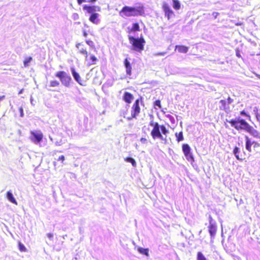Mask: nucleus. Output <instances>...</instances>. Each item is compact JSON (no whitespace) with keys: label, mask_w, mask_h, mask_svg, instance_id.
I'll use <instances>...</instances> for the list:
<instances>
[{"label":"nucleus","mask_w":260,"mask_h":260,"mask_svg":"<svg viewBox=\"0 0 260 260\" xmlns=\"http://www.w3.org/2000/svg\"><path fill=\"white\" fill-rule=\"evenodd\" d=\"M226 121L230 123L231 126L234 127L236 130H244L254 138L260 139V133L249 125L244 119L238 117L236 119L226 120Z\"/></svg>","instance_id":"f257e3e1"},{"label":"nucleus","mask_w":260,"mask_h":260,"mask_svg":"<svg viewBox=\"0 0 260 260\" xmlns=\"http://www.w3.org/2000/svg\"><path fill=\"white\" fill-rule=\"evenodd\" d=\"M149 125L152 128L150 132V135L153 139H159L165 142H167V137L169 133V129L164 124H159L157 122L151 121Z\"/></svg>","instance_id":"f03ea898"},{"label":"nucleus","mask_w":260,"mask_h":260,"mask_svg":"<svg viewBox=\"0 0 260 260\" xmlns=\"http://www.w3.org/2000/svg\"><path fill=\"white\" fill-rule=\"evenodd\" d=\"M144 13V8L143 6L136 7L125 6L119 12V14L122 17L142 16Z\"/></svg>","instance_id":"7ed1b4c3"},{"label":"nucleus","mask_w":260,"mask_h":260,"mask_svg":"<svg viewBox=\"0 0 260 260\" xmlns=\"http://www.w3.org/2000/svg\"><path fill=\"white\" fill-rule=\"evenodd\" d=\"M129 43L132 45V49L134 51L141 52L144 49V45L146 43L143 37L135 38L132 36L128 37Z\"/></svg>","instance_id":"20e7f679"},{"label":"nucleus","mask_w":260,"mask_h":260,"mask_svg":"<svg viewBox=\"0 0 260 260\" xmlns=\"http://www.w3.org/2000/svg\"><path fill=\"white\" fill-rule=\"evenodd\" d=\"M142 101V98L137 99L133 104L131 109V116L127 118L128 120L136 119L141 112L140 102Z\"/></svg>","instance_id":"39448f33"},{"label":"nucleus","mask_w":260,"mask_h":260,"mask_svg":"<svg viewBox=\"0 0 260 260\" xmlns=\"http://www.w3.org/2000/svg\"><path fill=\"white\" fill-rule=\"evenodd\" d=\"M245 140L246 149L249 152H252L253 150L257 151L260 147L259 143L254 141H251L250 138L247 136H245Z\"/></svg>","instance_id":"423d86ee"},{"label":"nucleus","mask_w":260,"mask_h":260,"mask_svg":"<svg viewBox=\"0 0 260 260\" xmlns=\"http://www.w3.org/2000/svg\"><path fill=\"white\" fill-rule=\"evenodd\" d=\"M55 76L60 79L61 83L64 86L68 87L70 85L72 79L65 72L62 71L57 72Z\"/></svg>","instance_id":"0eeeda50"},{"label":"nucleus","mask_w":260,"mask_h":260,"mask_svg":"<svg viewBox=\"0 0 260 260\" xmlns=\"http://www.w3.org/2000/svg\"><path fill=\"white\" fill-rule=\"evenodd\" d=\"M76 47L77 49V52L83 55L85 57V60L88 59V51L85 45L82 43H78L76 44Z\"/></svg>","instance_id":"6e6552de"},{"label":"nucleus","mask_w":260,"mask_h":260,"mask_svg":"<svg viewBox=\"0 0 260 260\" xmlns=\"http://www.w3.org/2000/svg\"><path fill=\"white\" fill-rule=\"evenodd\" d=\"M30 134L31 137L30 139L35 143H38L42 141L43 135L42 132L31 131Z\"/></svg>","instance_id":"1a4fd4ad"},{"label":"nucleus","mask_w":260,"mask_h":260,"mask_svg":"<svg viewBox=\"0 0 260 260\" xmlns=\"http://www.w3.org/2000/svg\"><path fill=\"white\" fill-rule=\"evenodd\" d=\"M233 102V100L229 97L227 99V101L225 100H221L220 101V103L221 104V106L220 107V109L222 110L226 111L229 110L230 109V104H231Z\"/></svg>","instance_id":"9d476101"},{"label":"nucleus","mask_w":260,"mask_h":260,"mask_svg":"<svg viewBox=\"0 0 260 260\" xmlns=\"http://www.w3.org/2000/svg\"><path fill=\"white\" fill-rule=\"evenodd\" d=\"M209 225L208 226V230L210 236L214 237L216 234L217 229L214 223L213 222V219L211 216H209Z\"/></svg>","instance_id":"9b49d317"},{"label":"nucleus","mask_w":260,"mask_h":260,"mask_svg":"<svg viewBox=\"0 0 260 260\" xmlns=\"http://www.w3.org/2000/svg\"><path fill=\"white\" fill-rule=\"evenodd\" d=\"M162 9L165 12V16L168 18V19H170L174 15L173 11L171 9L167 3H164L163 4Z\"/></svg>","instance_id":"f8f14e48"},{"label":"nucleus","mask_w":260,"mask_h":260,"mask_svg":"<svg viewBox=\"0 0 260 260\" xmlns=\"http://www.w3.org/2000/svg\"><path fill=\"white\" fill-rule=\"evenodd\" d=\"M83 9L91 14L94 13L96 11H100L101 10V8L99 6L89 5L83 6Z\"/></svg>","instance_id":"ddd939ff"},{"label":"nucleus","mask_w":260,"mask_h":260,"mask_svg":"<svg viewBox=\"0 0 260 260\" xmlns=\"http://www.w3.org/2000/svg\"><path fill=\"white\" fill-rule=\"evenodd\" d=\"M134 99L133 95L130 92H125L123 96V100L127 104H131Z\"/></svg>","instance_id":"4468645a"},{"label":"nucleus","mask_w":260,"mask_h":260,"mask_svg":"<svg viewBox=\"0 0 260 260\" xmlns=\"http://www.w3.org/2000/svg\"><path fill=\"white\" fill-rule=\"evenodd\" d=\"M140 31V27L139 24L138 22L134 23L132 24V28H127V32L128 34H131L132 32H135Z\"/></svg>","instance_id":"2eb2a0df"},{"label":"nucleus","mask_w":260,"mask_h":260,"mask_svg":"<svg viewBox=\"0 0 260 260\" xmlns=\"http://www.w3.org/2000/svg\"><path fill=\"white\" fill-rule=\"evenodd\" d=\"M124 64L126 68V73L128 75H131L132 74V67L127 58H125L124 61Z\"/></svg>","instance_id":"dca6fc26"},{"label":"nucleus","mask_w":260,"mask_h":260,"mask_svg":"<svg viewBox=\"0 0 260 260\" xmlns=\"http://www.w3.org/2000/svg\"><path fill=\"white\" fill-rule=\"evenodd\" d=\"M86 61H89L90 64H95L98 61V58L93 54H88V59L85 60Z\"/></svg>","instance_id":"f3484780"},{"label":"nucleus","mask_w":260,"mask_h":260,"mask_svg":"<svg viewBox=\"0 0 260 260\" xmlns=\"http://www.w3.org/2000/svg\"><path fill=\"white\" fill-rule=\"evenodd\" d=\"M175 49L180 53H186L188 52V47L183 45H176Z\"/></svg>","instance_id":"a211bd4d"},{"label":"nucleus","mask_w":260,"mask_h":260,"mask_svg":"<svg viewBox=\"0 0 260 260\" xmlns=\"http://www.w3.org/2000/svg\"><path fill=\"white\" fill-rule=\"evenodd\" d=\"M98 17L99 14L98 13H94L90 15L89 20L90 22L94 24H98L99 22Z\"/></svg>","instance_id":"6ab92c4d"},{"label":"nucleus","mask_w":260,"mask_h":260,"mask_svg":"<svg viewBox=\"0 0 260 260\" xmlns=\"http://www.w3.org/2000/svg\"><path fill=\"white\" fill-rule=\"evenodd\" d=\"M7 198L10 202L16 205H17V202L16 200L13 197V194L10 191H8L7 192Z\"/></svg>","instance_id":"aec40b11"},{"label":"nucleus","mask_w":260,"mask_h":260,"mask_svg":"<svg viewBox=\"0 0 260 260\" xmlns=\"http://www.w3.org/2000/svg\"><path fill=\"white\" fill-rule=\"evenodd\" d=\"M72 73L73 76L74 77L75 80L78 83H79V84H81V80L80 76L79 74L78 73H77L75 71V69L73 68L72 69Z\"/></svg>","instance_id":"412c9836"},{"label":"nucleus","mask_w":260,"mask_h":260,"mask_svg":"<svg viewBox=\"0 0 260 260\" xmlns=\"http://www.w3.org/2000/svg\"><path fill=\"white\" fill-rule=\"evenodd\" d=\"M239 152H240L239 148L238 147L235 146L233 149V153L234 154L236 158L238 160H242L244 158H243L242 157H240V156L239 154Z\"/></svg>","instance_id":"4be33fe9"},{"label":"nucleus","mask_w":260,"mask_h":260,"mask_svg":"<svg viewBox=\"0 0 260 260\" xmlns=\"http://www.w3.org/2000/svg\"><path fill=\"white\" fill-rule=\"evenodd\" d=\"M138 251L143 254L147 256H149V249L148 248H143L142 247H138L137 249Z\"/></svg>","instance_id":"5701e85b"},{"label":"nucleus","mask_w":260,"mask_h":260,"mask_svg":"<svg viewBox=\"0 0 260 260\" xmlns=\"http://www.w3.org/2000/svg\"><path fill=\"white\" fill-rule=\"evenodd\" d=\"M182 150L184 154H186L187 153L191 151L190 147L187 144H184L182 145Z\"/></svg>","instance_id":"b1692460"},{"label":"nucleus","mask_w":260,"mask_h":260,"mask_svg":"<svg viewBox=\"0 0 260 260\" xmlns=\"http://www.w3.org/2000/svg\"><path fill=\"white\" fill-rule=\"evenodd\" d=\"M175 136L176 137V140L178 142L182 141L184 139L182 132H180L179 133H176Z\"/></svg>","instance_id":"393cba45"},{"label":"nucleus","mask_w":260,"mask_h":260,"mask_svg":"<svg viewBox=\"0 0 260 260\" xmlns=\"http://www.w3.org/2000/svg\"><path fill=\"white\" fill-rule=\"evenodd\" d=\"M18 248L20 252H26L27 251L25 246L20 242H18Z\"/></svg>","instance_id":"a878e982"},{"label":"nucleus","mask_w":260,"mask_h":260,"mask_svg":"<svg viewBox=\"0 0 260 260\" xmlns=\"http://www.w3.org/2000/svg\"><path fill=\"white\" fill-rule=\"evenodd\" d=\"M124 160L127 162L131 163L133 167L136 166L137 164L134 158L129 157H127L124 158Z\"/></svg>","instance_id":"bb28decb"},{"label":"nucleus","mask_w":260,"mask_h":260,"mask_svg":"<svg viewBox=\"0 0 260 260\" xmlns=\"http://www.w3.org/2000/svg\"><path fill=\"white\" fill-rule=\"evenodd\" d=\"M173 2V7L175 10H179L180 8V4L178 0H172Z\"/></svg>","instance_id":"cd10ccee"},{"label":"nucleus","mask_w":260,"mask_h":260,"mask_svg":"<svg viewBox=\"0 0 260 260\" xmlns=\"http://www.w3.org/2000/svg\"><path fill=\"white\" fill-rule=\"evenodd\" d=\"M60 85V83L57 80H52L50 82L49 86L51 87H57Z\"/></svg>","instance_id":"c85d7f7f"},{"label":"nucleus","mask_w":260,"mask_h":260,"mask_svg":"<svg viewBox=\"0 0 260 260\" xmlns=\"http://www.w3.org/2000/svg\"><path fill=\"white\" fill-rule=\"evenodd\" d=\"M32 58L31 57H28L24 59L23 61L24 66L27 67L28 66L29 63L32 60Z\"/></svg>","instance_id":"c756f323"},{"label":"nucleus","mask_w":260,"mask_h":260,"mask_svg":"<svg viewBox=\"0 0 260 260\" xmlns=\"http://www.w3.org/2000/svg\"><path fill=\"white\" fill-rule=\"evenodd\" d=\"M197 257V260H207L206 258L201 251L198 252Z\"/></svg>","instance_id":"7c9ffc66"},{"label":"nucleus","mask_w":260,"mask_h":260,"mask_svg":"<svg viewBox=\"0 0 260 260\" xmlns=\"http://www.w3.org/2000/svg\"><path fill=\"white\" fill-rule=\"evenodd\" d=\"M186 159L189 161H193V157L192 155V153H191V151H189V152L187 153L186 154L184 155Z\"/></svg>","instance_id":"2f4dec72"},{"label":"nucleus","mask_w":260,"mask_h":260,"mask_svg":"<svg viewBox=\"0 0 260 260\" xmlns=\"http://www.w3.org/2000/svg\"><path fill=\"white\" fill-rule=\"evenodd\" d=\"M153 106L154 108L155 106H157L158 108L160 109L161 108V102L159 100H156L153 103Z\"/></svg>","instance_id":"473e14b6"},{"label":"nucleus","mask_w":260,"mask_h":260,"mask_svg":"<svg viewBox=\"0 0 260 260\" xmlns=\"http://www.w3.org/2000/svg\"><path fill=\"white\" fill-rule=\"evenodd\" d=\"M86 43L87 45H88L91 47L95 48L94 42L92 41L89 40H86Z\"/></svg>","instance_id":"72a5a7b5"},{"label":"nucleus","mask_w":260,"mask_h":260,"mask_svg":"<svg viewBox=\"0 0 260 260\" xmlns=\"http://www.w3.org/2000/svg\"><path fill=\"white\" fill-rule=\"evenodd\" d=\"M236 55L238 58L241 57V55L240 54V51L239 49H238V48L236 49Z\"/></svg>","instance_id":"f704fd0d"},{"label":"nucleus","mask_w":260,"mask_h":260,"mask_svg":"<svg viewBox=\"0 0 260 260\" xmlns=\"http://www.w3.org/2000/svg\"><path fill=\"white\" fill-rule=\"evenodd\" d=\"M64 156L63 155H61L58 158V161H61L62 163L63 162L64 160Z\"/></svg>","instance_id":"c9c22d12"},{"label":"nucleus","mask_w":260,"mask_h":260,"mask_svg":"<svg viewBox=\"0 0 260 260\" xmlns=\"http://www.w3.org/2000/svg\"><path fill=\"white\" fill-rule=\"evenodd\" d=\"M240 114H241V115H243V116H246V117H250V116H249L248 114H247L245 112V111H244V110L241 111L240 112Z\"/></svg>","instance_id":"e433bc0d"},{"label":"nucleus","mask_w":260,"mask_h":260,"mask_svg":"<svg viewBox=\"0 0 260 260\" xmlns=\"http://www.w3.org/2000/svg\"><path fill=\"white\" fill-rule=\"evenodd\" d=\"M143 131L145 132V133H146L147 131L149 132V129L148 127H147L146 126H144L143 127Z\"/></svg>","instance_id":"4c0bfd02"},{"label":"nucleus","mask_w":260,"mask_h":260,"mask_svg":"<svg viewBox=\"0 0 260 260\" xmlns=\"http://www.w3.org/2000/svg\"><path fill=\"white\" fill-rule=\"evenodd\" d=\"M140 141L142 143H145L147 142V139L146 138H141L140 139Z\"/></svg>","instance_id":"58836bf2"},{"label":"nucleus","mask_w":260,"mask_h":260,"mask_svg":"<svg viewBox=\"0 0 260 260\" xmlns=\"http://www.w3.org/2000/svg\"><path fill=\"white\" fill-rule=\"evenodd\" d=\"M47 236L50 239H52L53 237V234L52 233H48L47 234Z\"/></svg>","instance_id":"ea45409f"},{"label":"nucleus","mask_w":260,"mask_h":260,"mask_svg":"<svg viewBox=\"0 0 260 260\" xmlns=\"http://www.w3.org/2000/svg\"><path fill=\"white\" fill-rule=\"evenodd\" d=\"M235 25L237 26L243 25H244V23L242 22H239L235 23Z\"/></svg>","instance_id":"a19ab883"},{"label":"nucleus","mask_w":260,"mask_h":260,"mask_svg":"<svg viewBox=\"0 0 260 260\" xmlns=\"http://www.w3.org/2000/svg\"><path fill=\"white\" fill-rule=\"evenodd\" d=\"M85 2V0H77V2H78V4H79V5L81 4L82 3Z\"/></svg>","instance_id":"79ce46f5"},{"label":"nucleus","mask_w":260,"mask_h":260,"mask_svg":"<svg viewBox=\"0 0 260 260\" xmlns=\"http://www.w3.org/2000/svg\"><path fill=\"white\" fill-rule=\"evenodd\" d=\"M83 35L84 37H86L88 35V34L85 30H84L83 32Z\"/></svg>","instance_id":"37998d69"},{"label":"nucleus","mask_w":260,"mask_h":260,"mask_svg":"<svg viewBox=\"0 0 260 260\" xmlns=\"http://www.w3.org/2000/svg\"><path fill=\"white\" fill-rule=\"evenodd\" d=\"M20 113H21V116H23V109L22 108H20Z\"/></svg>","instance_id":"c03bdc74"},{"label":"nucleus","mask_w":260,"mask_h":260,"mask_svg":"<svg viewBox=\"0 0 260 260\" xmlns=\"http://www.w3.org/2000/svg\"><path fill=\"white\" fill-rule=\"evenodd\" d=\"M96 0H89L88 2L93 3H94V2H96Z\"/></svg>","instance_id":"a18cd8bd"},{"label":"nucleus","mask_w":260,"mask_h":260,"mask_svg":"<svg viewBox=\"0 0 260 260\" xmlns=\"http://www.w3.org/2000/svg\"><path fill=\"white\" fill-rule=\"evenodd\" d=\"M23 91V89H21L18 92V94H21L22 93Z\"/></svg>","instance_id":"49530a36"},{"label":"nucleus","mask_w":260,"mask_h":260,"mask_svg":"<svg viewBox=\"0 0 260 260\" xmlns=\"http://www.w3.org/2000/svg\"><path fill=\"white\" fill-rule=\"evenodd\" d=\"M256 76L260 79V75H256Z\"/></svg>","instance_id":"de8ad7c7"},{"label":"nucleus","mask_w":260,"mask_h":260,"mask_svg":"<svg viewBox=\"0 0 260 260\" xmlns=\"http://www.w3.org/2000/svg\"><path fill=\"white\" fill-rule=\"evenodd\" d=\"M4 97V96H0V101L2 99V98Z\"/></svg>","instance_id":"09e8293b"}]
</instances>
